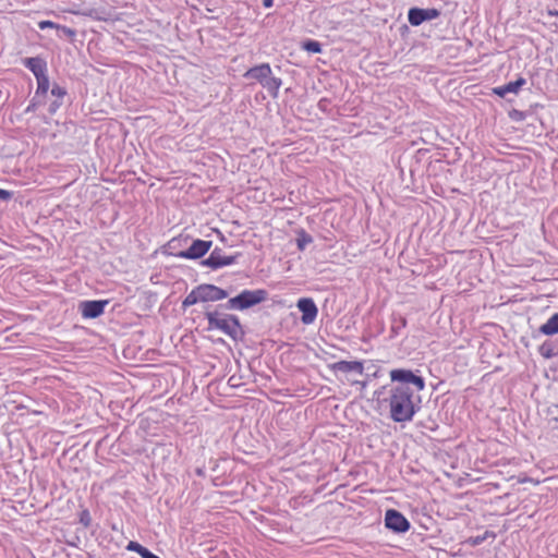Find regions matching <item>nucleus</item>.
Returning a JSON list of instances; mask_svg holds the SVG:
<instances>
[{
	"mask_svg": "<svg viewBox=\"0 0 558 558\" xmlns=\"http://www.w3.org/2000/svg\"><path fill=\"white\" fill-rule=\"evenodd\" d=\"M38 26L40 29H46V28H58L59 26L52 22V21H40L38 23Z\"/></svg>",
	"mask_w": 558,
	"mask_h": 558,
	"instance_id": "nucleus-24",
	"label": "nucleus"
},
{
	"mask_svg": "<svg viewBox=\"0 0 558 558\" xmlns=\"http://www.w3.org/2000/svg\"><path fill=\"white\" fill-rule=\"evenodd\" d=\"M332 372H340L343 374L354 373L356 375H363L364 364L361 361H339L329 365Z\"/></svg>",
	"mask_w": 558,
	"mask_h": 558,
	"instance_id": "nucleus-13",
	"label": "nucleus"
},
{
	"mask_svg": "<svg viewBox=\"0 0 558 558\" xmlns=\"http://www.w3.org/2000/svg\"><path fill=\"white\" fill-rule=\"evenodd\" d=\"M24 64L32 71L36 78L47 73V64L40 58H27L24 60Z\"/></svg>",
	"mask_w": 558,
	"mask_h": 558,
	"instance_id": "nucleus-15",
	"label": "nucleus"
},
{
	"mask_svg": "<svg viewBox=\"0 0 558 558\" xmlns=\"http://www.w3.org/2000/svg\"><path fill=\"white\" fill-rule=\"evenodd\" d=\"M73 14H83L85 16H89L95 20L99 21H106L107 14H105L104 11H99L98 9H88L86 11L80 12V11H70Z\"/></svg>",
	"mask_w": 558,
	"mask_h": 558,
	"instance_id": "nucleus-17",
	"label": "nucleus"
},
{
	"mask_svg": "<svg viewBox=\"0 0 558 558\" xmlns=\"http://www.w3.org/2000/svg\"><path fill=\"white\" fill-rule=\"evenodd\" d=\"M385 525L396 533H405L410 529V522L399 511L389 509L385 513Z\"/></svg>",
	"mask_w": 558,
	"mask_h": 558,
	"instance_id": "nucleus-5",
	"label": "nucleus"
},
{
	"mask_svg": "<svg viewBox=\"0 0 558 558\" xmlns=\"http://www.w3.org/2000/svg\"><path fill=\"white\" fill-rule=\"evenodd\" d=\"M439 12L436 9H418L409 10L408 19L411 25L418 26L423 22L438 17Z\"/></svg>",
	"mask_w": 558,
	"mask_h": 558,
	"instance_id": "nucleus-11",
	"label": "nucleus"
},
{
	"mask_svg": "<svg viewBox=\"0 0 558 558\" xmlns=\"http://www.w3.org/2000/svg\"><path fill=\"white\" fill-rule=\"evenodd\" d=\"M198 302H201V300H199V294H198V290L196 287L185 296V299L182 302V306L185 308V307L192 306Z\"/></svg>",
	"mask_w": 558,
	"mask_h": 558,
	"instance_id": "nucleus-19",
	"label": "nucleus"
},
{
	"mask_svg": "<svg viewBox=\"0 0 558 558\" xmlns=\"http://www.w3.org/2000/svg\"><path fill=\"white\" fill-rule=\"evenodd\" d=\"M238 256H228L222 253L220 248H215L210 255L203 260V265L218 269L225 266H229L235 263Z\"/></svg>",
	"mask_w": 558,
	"mask_h": 558,
	"instance_id": "nucleus-9",
	"label": "nucleus"
},
{
	"mask_svg": "<svg viewBox=\"0 0 558 558\" xmlns=\"http://www.w3.org/2000/svg\"><path fill=\"white\" fill-rule=\"evenodd\" d=\"M274 0H263V4L265 8H270L272 5Z\"/></svg>",
	"mask_w": 558,
	"mask_h": 558,
	"instance_id": "nucleus-32",
	"label": "nucleus"
},
{
	"mask_svg": "<svg viewBox=\"0 0 558 558\" xmlns=\"http://www.w3.org/2000/svg\"><path fill=\"white\" fill-rule=\"evenodd\" d=\"M51 94L58 97L59 99H62L65 96L66 92L63 87L54 85L51 89Z\"/></svg>",
	"mask_w": 558,
	"mask_h": 558,
	"instance_id": "nucleus-23",
	"label": "nucleus"
},
{
	"mask_svg": "<svg viewBox=\"0 0 558 558\" xmlns=\"http://www.w3.org/2000/svg\"><path fill=\"white\" fill-rule=\"evenodd\" d=\"M267 292L263 289L243 290L239 295L229 299L228 307L243 311L265 301Z\"/></svg>",
	"mask_w": 558,
	"mask_h": 558,
	"instance_id": "nucleus-4",
	"label": "nucleus"
},
{
	"mask_svg": "<svg viewBox=\"0 0 558 558\" xmlns=\"http://www.w3.org/2000/svg\"><path fill=\"white\" fill-rule=\"evenodd\" d=\"M201 302H216L228 296V292L214 284L197 286Z\"/></svg>",
	"mask_w": 558,
	"mask_h": 558,
	"instance_id": "nucleus-8",
	"label": "nucleus"
},
{
	"mask_svg": "<svg viewBox=\"0 0 558 558\" xmlns=\"http://www.w3.org/2000/svg\"><path fill=\"white\" fill-rule=\"evenodd\" d=\"M37 89L36 95H46L49 89V77L46 74L41 75L40 77H37Z\"/></svg>",
	"mask_w": 558,
	"mask_h": 558,
	"instance_id": "nucleus-18",
	"label": "nucleus"
},
{
	"mask_svg": "<svg viewBox=\"0 0 558 558\" xmlns=\"http://www.w3.org/2000/svg\"><path fill=\"white\" fill-rule=\"evenodd\" d=\"M211 245V241L197 239L193 241L187 250L177 253L175 256L184 259H197L203 257L210 250Z\"/></svg>",
	"mask_w": 558,
	"mask_h": 558,
	"instance_id": "nucleus-6",
	"label": "nucleus"
},
{
	"mask_svg": "<svg viewBox=\"0 0 558 558\" xmlns=\"http://www.w3.org/2000/svg\"><path fill=\"white\" fill-rule=\"evenodd\" d=\"M108 304L107 300L104 301H84L81 303L80 308L82 316L84 318H96L100 316L106 305Z\"/></svg>",
	"mask_w": 558,
	"mask_h": 558,
	"instance_id": "nucleus-12",
	"label": "nucleus"
},
{
	"mask_svg": "<svg viewBox=\"0 0 558 558\" xmlns=\"http://www.w3.org/2000/svg\"><path fill=\"white\" fill-rule=\"evenodd\" d=\"M539 332L546 336L558 333V313L554 314L545 324L539 327Z\"/></svg>",
	"mask_w": 558,
	"mask_h": 558,
	"instance_id": "nucleus-16",
	"label": "nucleus"
},
{
	"mask_svg": "<svg viewBox=\"0 0 558 558\" xmlns=\"http://www.w3.org/2000/svg\"><path fill=\"white\" fill-rule=\"evenodd\" d=\"M206 318L208 320L209 330L218 329L232 339H236L241 333L240 322L233 315L220 314L218 312H207Z\"/></svg>",
	"mask_w": 558,
	"mask_h": 558,
	"instance_id": "nucleus-3",
	"label": "nucleus"
},
{
	"mask_svg": "<svg viewBox=\"0 0 558 558\" xmlns=\"http://www.w3.org/2000/svg\"><path fill=\"white\" fill-rule=\"evenodd\" d=\"M10 196V193L5 190L0 189V199H7Z\"/></svg>",
	"mask_w": 558,
	"mask_h": 558,
	"instance_id": "nucleus-29",
	"label": "nucleus"
},
{
	"mask_svg": "<svg viewBox=\"0 0 558 558\" xmlns=\"http://www.w3.org/2000/svg\"><path fill=\"white\" fill-rule=\"evenodd\" d=\"M548 14L551 16H558V8H554L551 10H548Z\"/></svg>",
	"mask_w": 558,
	"mask_h": 558,
	"instance_id": "nucleus-31",
	"label": "nucleus"
},
{
	"mask_svg": "<svg viewBox=\"0 0 558 558\" xmlns=\"http://www.w3.org/2000/svg\"><path fill=\"white\" fill-rule=\"evenodd\" d=\"M81 522L85 525V526H88L89 523H90V517H89V513L87 510H84L82 513H81Z\"/></svg>",
	"mask_w": 558,
	"mask_h": 558,
	"instance_id": "nucleus-25",
	"label": "nucleus"
},
{
	"mask_svg": "<svg viewBox=\"0 0 558 558\" xmlns=\"http://www.w3.org/2000/svg\"><path fill=\"white\" fill-rule=\"evenodd\" d=\"M302 47L311 53H319L322 51V45L316 40H307L303 43Z\"/></svg>",
	"mask_w": 558,
	"mask_h": 558,
	"instance_id": "nucleus-20",
	"label": "nucleus"
},
{
	"mask_svg": "<svg viewBox=\"0 0 558 558\" xmlns=\"http://www.w3.org/2000/svg\"><path fill=\"white\" fill-rule=\"evenodd\" d=\"M511 117L517 118V119H519V120L523 119V114H522V112L517 111V110H514V111L511 113Z\"/></svg>",
	"mask_w": 558,
	"mask_h": 558,
	"instance_id": "nucleus-30",
	"label": "nucleus"
},
{
	"mask_svg": "<svg viewBox=\"0 0 558 558\" xmlns=\"http://www.w3.org/2000/svg\"><path fill=\"white\" fill-rule=\"evenodd\" d=\"M526 81L523 77H519L513 82H509L502 86L495 87L493 93L499 97H505L507 94H517L520 88L525 85Z\"/></svg>",
	"mask_w": 558,
	"mask_h": 558,
	"instance_id": "nucleus-14",
	"label": "nucleus"
},
{
	"mask_svg": "<svg viewBox=\"0 0 558 558\" xmlns=\"http://www.w3.org/2000/svg\"><path fill=\"white\" fill-rule=\"evenodd\" d=\"M390 378L393 381L414 385L417 392L423 391L425 388L424 379L409 369H392Z\"/></svg>",
	"mask_w": 558,
	"mask_h": 558,
	"instance_id": "nucleus-7",
	"label": "nucleus"
},
{
	"mask_svg": "<svg viewBox=\"0 0 558 558\" xmlns=\"http://www.w3.org/2000/svg\"><path fill=\"white\" fill-rule=\"evenodd\" d=\"M480 542H481V539H480V538H476L473 543H474V544H478Z\"/></svg>",
	"mask_w": 558,
	"mask_h": 558,
	"instance_id": "nucleus-34",
	"label": "nucleus"
},
{
	"mask_svg": "<svg viewBox=\"0 0 558 558\" xmlns=\"http://www.w3.org/2000/svg\"><path fill=\"white\" fill-rule=\"evenodd\" d=\"M142 558H160L159 556L153 554L150 550H148L147 548L145 549V551L143 553V555L141 556Z\"/></svg>",
	"mask_w": 558,
	"mask_h": 558,
	"instance_id": "nucleus-27",
	"label": "nucleus"
},
{
	"mask_svg": "<svg viewBox=\"0 0 558 558\" xmlns=\"http://www.w3.org/2000/svg\"><path fill=\"white\" fill-rule=\"evenodd\" d=\"M347 380L350 381L351 385H359L362 390L365 389L366 386H367L366 381L353 380V379H350V378H347Z\"/></svg>",
	"mask_w": 558,
	"mask_h": 558,
	"instance_id": "nucleus-26",
	"label": "nucleus"
},
{
	"mask_svg": "<svg viewBox=\"0 0 558 558\" xmlns=\"http://www.w3.org/2000/svg\"><path fill=\"white\" fill-rule=\"evenodd\" d=\"M243 76L258 82L274 98L278 96L282 85L281 78L272 76V70L268 63L250 68Z\"/></svg>",
	"mask_w": 558,
	"mask_h": 558,
	"instance_id": "nucleus-2",
	"label": "nucleus"
},
{
	"mask_svg": "<svg viewBox=\"0 0 558 558\" xmlns=\"http://www.w3.org/2000/svg\"><path fill=\"white\" fill-rule=\"evenodd\" d=\"M296 306L302 313L301 320L303 324L310 325V324L314 323V320L317 317L318 310L312 299H310V298L300 299L298 301Z\"/></svg>",
	"mask_w": 558,
	"mask_h": 558,
	"instance_id": "nucleus-10",
	"label": "nucleus"
},
{
	"mask_svg": "<svg viewBox=\"0 0 558 558\" xmlns=\"http://www.w3.org/2000/svg\"><path fill=\"white\" fill-rule=\"evenodd\" d=\"M175 242H177V240H175V239H172V240L170 241V246H172Z\"/></svg>",
	"mask_w": 558,
	"mask_h": 558,
	"instance_id": "nucleus-33",
	"label": "nucleus"
},
{
	"mask_svg": "<svg viewBox=\"0 0 558 558\" xmlns=\"http://www.w3.org/2000/svg\"><path fill=\"white\" fill-rule=\"evenodd\" d=\"M61 106V102L60 101H54L51 106H50V112L51 113H54L57 111V109Z\"/></svg>",
	"mask_w": 558,
	"mask_h": 558,
	"instance_id": "nucleus-28",
	"label": "nucleus"
},
{
	"mask_svg": "<svg viewBox=\"0 0 558 558\" xmlns=\"http://www.w3.org/2000/svg\"><path fill=\"white\" fill-rule=\"evenodd\" d=\"M126 549L130 551H134V553L138 554L140 556H142L143 553L145 551L146 547H144L143 545H141L137 542L132 541L128 544Z\"/></svg>",
	"mask_w": 558,
	"mask_h": 558,
	"instance_id": "nucleus-22",
	"label": "nucleus"
},
{
	"mask_svg": "<svg viewBox=\"0 0 558 558\" xmlns=\"http://www.w3.org/2000/svg\"><path fill=\"white\" fill-rule=\"evenodd\" d=\"M420 402V397H415L409 386L395 387L389 398L391 418L398 423L411 421L418 409Z\"/></svg>",
	"mask_w": 558,
	"mask_h": 558,
	"instance_id": "nucleus-1",
	"label": "nucleus"
},
{
	"mask_svg": "<svg viewBox=\"0 0 558 558\" xmlns=\"http://www.w3.org/2000/svg\"><path fill=\"white\" fill-rule=\"evenodd\" d=\"M539 353L545 359H550V357H553L556 354L554 349H553V345L550 343H547V342L543 343L539 347Z\"/></svg>",
	"mask_w": 558,
	"mask_h": 558,
	"instance_id": "nucleus-21",
	"label": "nucleus"
}]
</instances>
